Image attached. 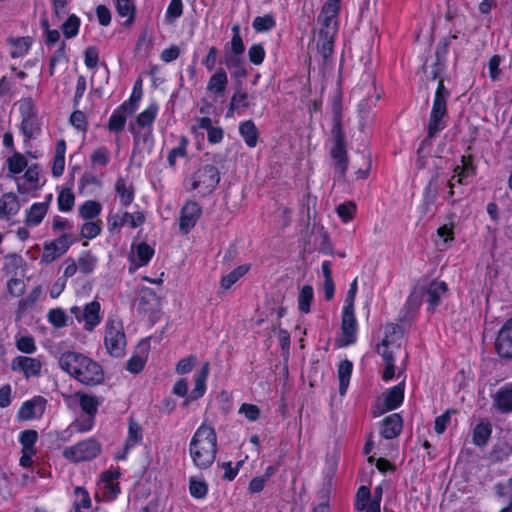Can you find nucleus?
<instances>
[{"label": "nucleus", "mask_w": 512, "mask_h": 512, "mask_svg": "<svg viewBox=\"0 0 512 512\" xmlns=\"http://www.w3.org/2000/svg\"><path fill=\"white\" fill-rule=\"evenodd\" d=\"M9 176L14 180L16 188L21 195L34 194L45 184L41 167L37 163L28 164L26 157L14 152L7 158Z\"/></svg>", "instance_id": "1"}, {"label": "nucleus", "mask_w": 512, "mask_h": 512, "mask_svg": "<svg viewBox=\"0 0 512 512\" xmlns=\"http://www.w3.org/2000/svg\"><path fill=\"white\" fill-rule=\"evenodd\" d=\"M58 362L63 371L85 385H97L104 379L101 365L82 353L64 352Z\"/></svg>", "instance_id": "2"}, {"label": "nucleus", "mask_w": 512, "mask_h": 512, "mask_svg": "<svg viewBox=\"0 0 512 512\" xmlns=\"http://www.w3.org/2000/svg\"><path fill=\"white\" fill-rule=\"evenodd\" d=\"M218 451L217 434L215 429L205 423L194 432L189 443V455L192 463L198 469L211 467Z\"/></svg>", "instance_id": "3"}, {"label": "nucleus", "mask_w": 512, "mask_h": 512, "mask_svg": "<svg viewBox=\"0 0 512 512\" xmlns=\"http://www.w3.org/2000/svg\"><path fill=\"white\" fill-rule=\"evenodd\" d=\"M104 346L107 353L115 358L124 356L126 350V335L123 321L118 316H109L104 325Z\"/></svg>", "instance_id": "4"}, {"label": "nucleus", "mask_w": 512, "mask_h": 512, "mask_svg": "<svg viewBox=\"0 0 512 512\" xmlns=\"http://www.w3.org/2000/svg\"><path fill=\"white\" fill-rule=\"evenodd\" d=\"M446 293V283L434 280L431 281L427 287L422 285L415 286L407 300V304L412 309H417L422 304L423 297L427 295L428 309L432 311L440 304L441 299L446 295Z\"/></svg>", "instance_id": "5"}, {"label": "nucleus", "mask_w": 512, "mask_h": 512, "mask_svg": "<svg viewBox=\"0 0 512 512\" xmlns=\"http://www.w3.org/2000/svg\"><path fill=\"white\" fill-rule=\"evenodd\" d=\"M158 113L159 105L153 101L136 116L134 121L130 122L129 131L136 143L152 140L153 125Z\"/></svg>", "instance_id": "6"}, {"label": "nucleus", "mask_w": 512, "mask_h": 512, "mask_svg": "<svg viewBox=\"0 0 512 512\" xmlns=\"http://www.w3.org/2000/svg\"><path fill=\"white\" fill-rule=\"evenodd\" d=\"M448 98V92L444 88L442 82L438 84L433 105L430 113V119L428 124L429 137H434L438 132L443 130L446 126L445 116L447 112L446 101Z\"/></svg>", "instance_id": "7"}, {"label": "nucleus", "mask_w": 512, "mask_h": 512, "mask_svg": "<svg viewBox=\"0 0 512 512\" xmlns=\"http://www.w3.org/2000/svg\"><path fill=\"white\" fill-rule=\"evenodd\" d=\"M101 451V445L95 439L89 438L78 442L75 445L65 447L63 456L65 459L77 463L89 461L98 456Z\"/></svg>", "instance_id": "8"}, {"label": "nucleus", "mask_w": 512, "mask_h": 512, "mask_svg": "<svg viewBox=\"0 0 512 512\" xmlns=\"http://www.w3.org/2000/svg\"><path fill=\"white\" fill-rule=\"evenodd\" d=\"M70 312L76 320L83 322V328L92 332L102 321L101 305L98 301H91L81 309L79 306H72Z\"/></svg>", "instance_id": "9"}, {"label": "nucleus", "mask_w": 512, "mask_h": 512, "mask_svg": "<svg viewBox=\"0 0 512 512\" xmlns=\"http://www.w3.org/2000/svg\"><path fill=\"white\" fill-rule=\"evenodd\" d=\"M119 469H110L101 475V478L97 484L96 498L101 501H113L120 493Z\"/></svg>", "instance_id": "10"}, {"label": "nucleus", "mask_w": 512, "mask_h": 512, "mask_svg": "<svg viewBox=\"0 0 512 512\" xmlns=\"http://www.w3.org/2000/svg\"><path fill=\"white\" fill-rule=\"evenodd\" d=\"M220 181L218 170L211 165L199 169L192 180L191 187L198 193L206 195L211 193Z\"/></svg>", "instance_id": "11"}, {"label": "nucleus", "mask_w": 512, "mask_h": 512, "mask_svg": "<svg viewBox=\"0 0 512 512\" xmlns=\"http://www.w3.org/2000/svg\"><path fill=\"white\" fill-rule=\"evenodd\" d=\"M403 333V329L397 324L390 323L384 327V338L377 346V352L383 359H390V355L399 349Z\"/></svg>", "instance_id": "12"}, {"label": "nucleus", "mask_w": 512, "mask_h": 512, "mask_svg": "<svg viewBox=\"0 0 512 512\" xmlns=\"http://www.w3.org/2000/svg\"><path fill=\"white\" fill-rule=\"evenodd\" d=\"M476 174V169L473 165V159L470 155L462 156L460 160V164H457L453 168V175L451 179L448 180L449 191L447 193L446 198L451 199L454 195L453 188L455 186V182L458 184H466L469 178L474 177Z\"/></svg>", "instance_id": "13"}, {"label": "nucleus", "mask_w": 512, "mask_h": 512, "mask_svg": "<svg viewBox=\"0 0 512 512\" xmlns=\"http://www.w3.org/2000/svg\"><path fill=\"white\" fill-rule=\"evenodd\" d=\"M161 308L159 296L151 288H142L136 302L137 311L149 319L158 317Z\"/></svg>", "instance_id": "14"}, {"label": "nucleus", "mask_w": 512, "mask_h": 512, "mask_svg": "<svg viewBox=\"0 0 512 512\" xmlns=\"http://www.w3.org/2000/svg\"><path fill=\"white\" fill-rule=\"evenodd\" d=\"M358 325L355 312L350 310H342L341 315V332L336 339L338 347H345L353 344L357 338Z\"/></svg>", "instance_id": "15"}, {"label": "nucleus", "mask_w": 512, "mask_h": 512, "mask_svg": "<svg viewBox=\"0 0 512 512\" xmlns=\"http://www.w3.org/2000/svg\"><path fill=\"white\" fill-rule=\"evenodd\" d=\"M202 215V207L195 201H187L181 208L179 216V230L188 234L197 224Z\"/></svg>", "instance_id": "16"}, {"label": "nucleus", "mask_w": 512, "mask_h": 512, "mask_svg": "<svg viewBox=\"0 0 512 512\" xmlns=\"http://www.w3.org/2000/svg\"><path fill=\"white\" fill-rule=\"evenodd\" d=\"M71 245L72 240L67 234H63L57 239L45 243L41 255V262L46 264L52 263L57 258L65 254Z\"/></svg>", "instance_id": "17"}, {"label": "nucleus", "mask_w": 512, "mask_h": 512, "mask_svg": "<svg viewBox=\"0 0 512 512\" xmlns=\"http://www.w3.org/2000/svg\"><path fill=\"white\" fill-rule=\"evenodd\" d=\"M11 369L22 373L26 379H29L40 375L42 363L38 358L17 356L11 361Z\"/></svg>", "instance_id": "18"}, {"label": "nucleus", "mask_w": 512, "mask_h": 512, "mask_svg": "<svg viewBox=\"0 0 512 512\" xmlns=\"http://www.w3.org/2000/svg\"><path fill=\"white\" fill-rule=\"evenodd\" d=\"M154 255V249L145 242L132 244L129 252L130 270L135 271L146 266Z\"/></svg>", "instance_id": "19"}, {"label": "nucleus", "mask_w": 512, "mask_h": 512, "mask_svg": "<svg viewBox=\"0 0 512 512\" xmlns=\"http://www.w3.org/2000/svg\"><path fill=\"white\" fill-rule=\"evenodd\" d=\"M45 404L46 401L42 397L25 401L18 411V418L23 421L40 418L45 411Z\"/></svg>", "instance_id": "20"}, {"label": "nucleus", "mask_w": 512, "mask_h": 512, "mask_svg": "<svg viewBox=\"0 0 512 512\" xmlns=\"http://www.w3.org/2000/svg\"><path fill=\"white\" fill-rule=\"evenodd\" d=\"M209 375V364L204 363L193 375V388L188 396V401H195L202 398L207 390V379Z\"/></svg>", "instance_id": "21"}, {"label": "nucleus", "mask_w": 512, "mask_h": 512, "mask_svg": "<svg viewBox=\"0 0 512 512\" xmlns=\"http://www.w3.org/2000/svg\"><path fill=\"white\" fill-rule=\"evenodd\" d=\"M496 350L502 357H512V318L499 331L496 339Z\"/></svg>", "instance_id": "22"}, {"label": "nucleus", "mask_w": 512, "mask_h": 512, "mask_svg": "<svg viewBox=\"0 0 512 512\" xmlns=\"http://www.w3.org/2000/svg\"><path fill=\"white\" fill-rule=\"evenodd\" d=\"M439 189L440 182L438 176L432 177L423 190L422 203L419 207L423 215L431 212L432 206L438 198Z\"/></svg>", "instance_id": "23"}, {"label": "nucleus", "mask_w": 512, "mask_h": 512, "mask_svg": "<svg viewBox=\"0 0 512 512\" xmlns=\"http://www.w3.org/2000/svg\"><path fill=\"white\" fill-rule=\"evenodd\" d=\"M20 208L21 204L15 193H4L0 198V219L16 215Z\"/></svg>", "instance_id": "24"}, {"label": "nucleus", "mask_w": 512, "mask_h": 512, "mask_svg": "<svg viewBox=\"0 0 512 512\" xmlns=\"http://www.w3.org/2000/svg\"><path fill=\"white\" fill-rule=\"evenodd\" d=\"M66 142L63 139L57 141L55 153L52 159L51 173L53 177H60L65 170Z\"/></svg>", "instance_id": "25"}, {"label": "nucleus", "mask_w": 512, "mask_h": 512, "mask_svg": "<svg viewBox=\"0 0 512 512\" xmlns=\"http://www.w3.org/2000/svg\"><path fill=\"white\" fill-rule=\"evenodd\" d=\"M315 300L314 289L311 285H303L297 295V309L301 314H309Z\"/></svg>", "instance_id": "26"}, {"label": "nucleus", "mask_w": 512, "mask_h": 512, "mask_svg": "<svg viewBox=\"0 0 512 512\" xmlns=\"http://www.w3.org/2000/svg\"><path fill=\"white\" fill-rule=\"evenodd\" d=\"M228 85V76L223 68L213 73L207 83V91L213 95H221Z\"/></svg>", "instance_id": "27"}, {"label": "nucleus", "mask_w": 512, "mask_h": 512, "mask_svg": "<svg viewBox=\"0 0 512 512\" xmlns=\"http://www.w3.org/2000/svg\"><path fill=\"white\" fill-rule=\"evenodd\" d=\"M250 268V264H242L234 268L229 273L223 275L220 280V288L223 291L231 289L235 283H237L244 275L248 273Z\"/></svg>", "instance_id": "28"}, {"label": "nucleus", "mask_w": 512, "mask_h": 512, "mask_svg": "<svg viewBox=\"0 0 512 512\" xmlns=\"http://www.w3.org/2000/svg\"><path fill=\"white\" fill-rule=\"evenodd\" d=\"M402 429V418L399 414H391L382 421L381 434L385 439L396 437Z\"/></svg>", "instance_id": "29"}, {"label": "nucleus", "mask_w": 512, "mask_h": 512, "mask_svg": "<svg viewBox=\"0 0 512 512\" xmlns=\"http://www.w3.org/2000/svg\"><path fill=\"white\" fill-rule=\"evenodd\" d=\"M494 403L502 412L512 411V384H506L494 395Z\"/></svg>", "instance_id": "30"}, {"label": "nucleus", "mask_w": 512, "mask_h": 512, "mask_svg": "<svg viewBox=\"0 0 512 512\" xmlns=\"http://www.w3.org/2000/svg\"><path fill=\"white\" fill-rule=\"evenodd\" d=\"M404 380L399 383L398 385L390 388L384 397V403L387 408V410H394L396 409L404 399Z\"/></svg>", "instance_id": "31"}, {"label": "nucleus", "mask_w": 512, "mask_h": 512, "mask_svg": "<svg viewBox=\"0 0 512 512\" xmlns=\"http://www.w3.org/2000/svg\"><path fill=\"white\" fill-rule=\"evenodd\" d=\"M48 211V205L42 202L34 203L26 212V224L38 226Z\"/></svg>", "instance_id": "32"}, {"label": "nucleus", "mask_w": 512, "mask_h": 512, "mask_svg": "<svg viewBox=\"0 0 512 512\" xmlns=\"http://www.w3.org/2000/svg\"><path fill=\"white\" fill-rule=\"evenodd\" d=\"M102 212V205L96 200H86L78 207V214L83 220H94Z\"/></svg>", "instance_id": "33"}, {"label": "nucleus", "mask_w": 512, "mask_h": 512, "mask_svg": "<svg viewBox=\"0 0 512 512\" xmlns=\"http://www.w3.org/2000/svg\"><path fill=\"white\" fill-rule=\"evenodd\" d=\"M208 483L202 476H191L189 478V493L194 499H204L208 494Z\"/></svg>", "instance_id": "34"}, {"label": "nucleus", "mask_w": 512, "mask_h": 512, "mask_svg": "<svg viewBox=\"0 0 512 512\" xmlns=\"http://www.w3.org/2000/svg\"><path fill=\"white\" fill-rule=\"evenodd\" d=\"M239 133L248 147L254 148L257 145L258 130L251 120L240 124Z\"/></svg>", "instance_id": "35"}, {"label": "nucleus", "mask_w": 512, "mask_h": 512, "mask_svg": "<svg viewBox=\"0 0 512 512\" xmlns=\"http://www.w3.org/2000/svg\"><path fill=\"white\" fill-rule=\"evenodd\" d=\"M436 245L440 250L448 248L454 241V225L453 223H447L441 225L437 229Z\"/></svg>", "instance_id": "36"}, {"label": "nucleus", "mask_w": 512, "mask_h": 512, "mask_svg": "<svg viewBox=\"0 0 512 512\" xmlns=\"http://www.w3.org/2000/svg\"><path fill=\"white\" fill-rule=\"evenodd\" d=\"M331 155L337 162V170L344 174L347 168V156L341 137H337Z\"/></svg>", "instance_id": "37"}, {"label": "nucleus", "mask_w": 512, "mask_h": 512, "mask_svg": "<svg viewBox=\"0 0 512 512\" xmlns=\"http://www.w3.org/2000/svg\"><path fill=\"white\" fill-rule=\"evenodd\" d=\"M353 365L348 360H343L338 366V378H339V392L344 395L347 391Z\"/></svg>", "instance_id": "38"}, {"label": "nucleus", "mask_w": 512, "mask_h": 512, "mask_svg": "<svg viewBox=\"0 0 512 512\" xmlns=\"http://www.w3.org/2000/svg\"><path fill=\"white\" fill-rule=\"evenodd\" d=\"M115 7L118 15L122 18H126V24L130 25L135 15L133 0H115Z\"/></svg>", "instance_id": "39"}, {"label": "nucleus", "mask_w": 512, "mask_h": 512, "mask_svg": "<svg viewBox=\"0 0 512 512\" xmlns=\"http://www.w3.org/2000/svg\"><path fill=\"white\" fill-rule=\"evenodd\" d=\"M232 38L230 42L226 45L225 52L233 53V54H244L245 45L243 43L242 37L240 35V28L238 25H234L232 27Z\"/></svg>", "instance_id": "40"}, {"label": "nucleus", "mask_w": 512, "mask_h": 512, "mask_svg": "<svg viewBox=\"0 0 512 512\" xmlns=\"http://www.w3.org/2000/svg\"><path fill=\"white\" fill-rule=\"evenodd\" d=\"M75 398L79 400V404L86 415L95 416L99 406V401L95 396L89 394H76Z\"/></svg>", "instance_id": "41"}, {"label": "nucleus", "mask_w": 512, "mask_h": 512, "mask_svg": "<svg viewBox=\"0 0 512 512\" xmlns=\"http://www.w3.org/2000/svg\"><path fill=\"white\" fill-rule=\"evenodd\" d=\"M79 271L83 274H91L95 271L98 259L90 252L82 253L78 258Z\"/></svg>", "instance_id": "42"}, {"label": "nucleus", "mask_w": 512, "mask_h": 512, "mask_svg": "<svg viewBox=\"0 0 512 512\" xmlns=\"http://www.w3.org/2000/svg\"><path fill=\"white\" fill-rule=\"evenodd\" d=\"M84 221L80 228V234L83 238L91 240L100 235L102 231V222L100 220Z\"/></svg>", "instance_id": "43"}, {"label": "nucleus", "mask_w": 512, "mask_h": 512, "mask_svg": "<svg viewBox=\"0 0 512 512\" xmlns=\"http://www.w3.org/2000/svg\"><path fill=\"white\" fill-rule=\"evenodd\" d=\"M58 208L61 212H69L72 210L75 203V195L70 188H63L60 190L57 197Z\"/></svg>", "instance_id": "44"}, {"label": "nucleus", "mask_w": 512, "mask_h": 512, "mask_svg": "<svg viewBox=\"0 0 512 512\" xmlns=\"http://www.w3.org/2000/svg\"><path fill=\"white\" fill-rule=\"evenodd\" d=\"M491 425L488 422L477 424L473 430V442L478 446H483L491 435Z\"/></svg>", "instance_id": "45"}, {"label": "nucleus", "mask_w": 512, "mask_h": 512, "mask_svg": "<svg viewBox=\"0 0 512 512\" xmlns=\"http://www.w3.org/2000/svg\"><path fill=\"white\" fill-rule=\"evenodd\" d=\"M15 344L17 349L25 354H32L37 349L34 338L28 334H17Z\"/></svg>", "instance_id": "46"}, {"label": "nucleus", "mask_w": 512, "mask_h": 512, "mask_svg": "<svg viewBox=\"0 0 512 512\" xmlns=\"http://www.w3.org/2000/svg\"><path fill=\"white\" fill-rule=\"evenodd\" d=\"M31 45V41L27 37L12 39L10 41V54L13 58H18L25 55Z\"/></svg>", "instance_id": "47"}, {"label": "nucleus", "mask_w": 512, "mask_h": 512, "mask_svg": "<svg viewBox=\"0 0 512 512\" xmlns=\"http://www.w3.org/2000/svg\"><path fill=\"white\" fill-rule=\"evenodd\" d=\"M115 190L123 206H128L132 203L134 199L133 191L129 186H127L126 182L123 179L117 180L115 184Z\"/></svg>", "instance_id": "48"}, {"label": "nucleus", "mask_w": 512, "mask_h": 512, "mask_svg": "<svg viewBox=\"0 0 512 512\" xmlns=\"http://www.w3.org/2000/svg\"><path fill=\"white\" fill-rule=\"evenodd\" d=\"M38 440V433L35 430H25L19 435V442L22 446V451L36 452L35 444Z\"/></svg>", "instance_id": "49"}, {"label": "nucleus", "mask_w": 512, "mask_h": 512, "mask_svg": "<svg viewBox=\"0 0 512 512\" xmlns=\"http://www.w3.org/2000/svg\"><path fill=\"white\" fill-rule=\"evenodd\" d=\"M243 465V461H238L233 464L231 461L218 463V468L223 471L222 478L226 481H233L238 475L241 467Z\"/></svg>", "instance_id": "50"}, {"label": "nucleus", "mask_w": 512, "mask_h": 512, "mask_svg": "<svg viewBox=\"0 0 512 512\" xmlns=\"http://www.w3.org/2000/svg\"><path fill=\"white\" fill-rule=\"evenodd\" d=\"M126 113L127 110L122 109V106L113 111L108 122V127L111 131H121L124 128Z\"/></svg>", "instance_id": "51"}, {"label": "nucleus", "mask_w": 512, "mask_h": 512, "mask_svg": "<svg viewBox=\"0 0 512 512\" xmlns=\"http://www.w3.org/2000/svg\"><path fill=\"white\" fill-rule=\"evenodd\" d=\"M80 24V18L75 14H71L62 24L64 36L68 39L75 37L79 32Z\"/></svg>", "instance_id": "52"}, {"label": "nucleus", "mask_w": 512, "mask_h": 512, "mask_svg": "<svg viewBox=\"0 0 512 512\" xmlns=\"http://www.w3.org/2000/svg\"><path fill=\"white\" fill-rule=\"evenodd\" d=\"M48 322L55 328H63L67 325V314L62 308H53L47 314Z\"/></svg>", "instance_id": "53"}, {"label": "nucleus", "mask_w": 512, "mask_h": 512, "mask_svg": "<svg viewBox=\"0 0 512 512\" xmlns=\"http://www.w3.org/2000/svg\"><path fill=\"white\" fill-rule=\"evenodd\" d=\"M182 13V0H171L165 12V22L168 24H173L178 18L181 17Z\"/></svg>", "instance_id": "54"}, {"label": "nucleus", "mask_w": 512, "mask_h": 512, "mask_svg": "<svg viewBox=\"0 0 512 512\" xmlns=\"http://www.w3.org/2000/svg\"><path fill=\"white\" fill-rule=\"evenodd\" d=\"M371 501L372 499L369 488L366 486H361L356 493L355 508L358 511H367V507Z\"/></svg>", "instance_id": "55"}, {"label": "nucleus", "mask_w": 512, "mask_h": 512, "mask_svg": "<svg viewBox=\"0 0 512 512\" xmlns=\"http://www.w3.org/2000/svg\"><path fill=\"white\" fill-rule=\"evenodd\" d=\"M356 205L353 202H346L339 204L336 208V213L343 223L350 222L355 215Z\"/></svg>", "instance_id": "56"}, {"label": "nucleus", "mask_w": 512, "mask_h": 512, "mask_svg": "<svg viewBox=\"0 0 512 512\" xmlns=\"http://www.w3.org/2000/svg\"><path fill=\"white\" fill-rule=\"evenodd\" d=\"M22 130L27 137H34L40 130L37 115L22 119Z\"/></svg>", "instance_id": "57"}, {"label": "nucleus", "mask_w": 512, "mask_h": 512, "mask_svg": "<svg viewBox=\"0 0 512 512\" xmlns=\"http://www.w3.org/2000/svg\"><path fill=\"white\" fill-rule=\"evenodd\" d=\"M74 494H75V499H74L75 510H80L82 508L88 509L91 506L90 496L85 489H83L81 487H76Z\"/></svg>", "instance_id": "58"}, {"label": "nucleus", "mask_w": 512, "mask_h": 512, "mask_svg": "<svg viewBox=\"0 0 512 512\" xmlns=\"http://www.w3.org/2000/svg\"><path fill=\"white\" fill-rule=\"evenodd\" d=\"M142 439L141 427L134 421H130L128 427V437L126 442V448L133 447L139 443Z\"/></svg>", "instance_id": "59"}, {"label": "nucleus", "mask_w": 512, "mask_h": 512, "mask_svg": "<svg viewBox=\"0 0 512 512\" xmlns=\"http://www.w3.org/2000/svg\"><path fill=\"white\" fill-rule=\"evenodd\" d=\"M141 97H142V92H141V89L137 90L136 86L134 87L130 97L128 100L124 101L121 106H122V109H126L127 110V114H132L134 113L138 106H139V102L141 100Z\"/></svg>", "instance_id": "60"}, {"label": "nucleus", "mask_w": 512, "mask_h": 512, "mask_svg": "<svg viewBox=\"0 0 512 512\" xmlns=\"http://www.w3.org/2000/svg\"><path fill=\"white\" fill-rule=\"evenodd\" d=\"M244 54H233L226 53L224 54V63L228 69H237L239 71H244Z\"/></svg>", "instance_id": "61"}, {"label": "nucleus", "mask_w": 512, "mask_h": 512, "mask_svg": "<svg viewBox=\"0 0 512 512\" xmlns=\"http://www.w3.org/2000/svg\"><path fill=\"white\" fill-rule=\"evenodd\" d=\"M147 360L146 354H135L130 357L127 362V370L133 374L141 372Z\"/></svg>", "instance_id": "62"}, {"label": "nucleus", "mask_w": 512, "mask_h": 512, "mask_svg": "<svg viewBox=\"0 0 512 512\" xmlns=\"http://www.w3.org/2000/svg\"><path fill=\"white\" fill-rule=\"evenodd\" d=\"M341 0H326L323 8L322 14L325 16L326 24L334 19L339 11Z\"/></svg>", "instance_id": "63"}, {"label": "nucleus", "mask_w": 512, "mask_h": 512, "mask_svg": "<svg viewBox=\"0 0 512 512\" xmlns=\"http://www.w3.org/2000/svg\"><path fill=\"white\" fill-rule=\"evenodd\" d=\"M496 490L500 496L511 497L509 505L503 508L500 512H512V477L509 478L506 482L498 484L496 486Z\"/></svg>", "instance_id": "64"}]
</instances>
